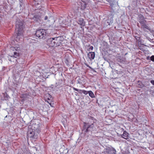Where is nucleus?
I'll return each instance as SVG.
<instances>
[{
    "instance_id": "37",
    "label": "nucleus",
    "mask_w": 154,
    "mask_h": 154,
    "mask_svg": "<svg viewBox=\"0 0 154 154\" xmlns=\"http://www.w3.org/2000/svg\"><path fill=\"white\" fill-rule=\"evenodd\" d=\"M94 48L93 46H90L89 48V49L91 50H92Z\"/></svg>"
},
{
    "instance_id": "47",
    "label": "nucleus",
    "mask_w": 154,
    "mask_h": 154,
    "mask_svg": "<svg viewBox=\"0 0 154 154\" xmlns=\"http://www.w3.org/2000/svg\"><path fill=\"white\" fill-rule=\"evenodd\" d=\"M88 11H89L88 9Z\"/></svg>"
},
{
    "instance_id": "2",
    "label": "nucleus",
    "mask_w": 154,
    "mask_h": 154,
    "mask_svg": "<svg viewBox=\"0 0 154 154\" xmlns=\"http://www.w3.org/2000/svg\"><path fill=\"white\" fill-rule=\"evenodd\" d=\"M23 23L21 20H17L16 23L15 30L17 32L16 40L17 42L22 41L23 40Z\"/></svg>"
},
{
    "instance_id": "38",
    "label": "nucleus",
    "mask_w": 154,
    "mask_h": 154,
    "mask_svg": "<svg viewBox=\"0 0 154 154\" xmlns=\"http://www.w3.org/2000/svg\"><path fill=\"white\" fill-rule=\"evenodd\" d=\"M113 0H106L109 2H111V1H112Z\"/></svg>"
},
{
    "instance_id": "41",
    "label": "nucleus",
    "mask_w": 154,
    "mask_h": 154,
    "mask_svg": "<svg viewBox=\"0 0 154 154\" xmlns=\"http://www.w3.org/2000/svg\"><path fill=\"white\" fill-rule=\"evenodd\" d=\"M75 95L77 96V95H78V93H75Z\"/></svg>"
},
{
    "instance_id": "24",
    "label": "nucleus",
    "mask_w": 154,
    "mask_h": 154,
    "mask_svg": "<svg viewBox=\"0 0 154 154\" xmlns=\"http://www.w3.org/2000/svg\"><path fill=\"white\" fill-rule=\"evenodd\" d=\"M111 148L108 149H106V151H105L106 154H111Z\"/></svg>"
},
{
    "instance_id": "3",
    "label": "nucleus",
    "mask_w": 154,
    "mask_h": 154,
    "mask_svg": "<svg viewBox=\"0 0 154 154\" xmlns=\"http://www.w3.org/2000/svg\"><path fill=\"white\" fill-rule=\"evenodd\" d=\"M63 41L62 37L58 36L48 38L47 40L46 44L49 47H56L60 46Z\"/></svg>"
},
{
    "instance_id": "27",
    "label": "nucleus",
    "mask_w": 154,
    "mask_h": 154,
    "mask_svg": "<svg viewBox=\"0 0 154 154\" xmlns=\"http://www.w3.org/2000/svg\"><path fill=\"white\" fill-rule=\"evenodd\" d=\"M144 45H140V46H139L140 49L143 51L145 50V48L144 47Z\"/></svg>"
},
{
    "instance_id": "39",
    "label": "nucleus",
    "mask_w": 154,
    "mask_h": 154,
    "mask_svg": "<svg viewBox=\"0 0 154 154\" xmlns=\"http://www.w3.org/2000/svg\"><path fill=\"white\" fill-rule=\"evenodd\" d=\"M120 130H121V131H124V129L122 128H121L120 129Z\"/></svg>"
},
{
    "instance_id": "44",
    "label": "nucleus",
    "mask_w": 154,
    "mask_h": 154,
    "mask_svg": "<svg viewBox=\"0 0 154 154\" xmlns=\"http://www.w3.org/2000/svg\"><path fill=\"white\" fill-rule=\"evenodd\" d=\"M67 24V23H66V24H65V25H66V24Z\"/></svg>"
},
{
    "instance_id": "12",
    "label": "nucleus",
    "mask_w": 154,
    "mask_h": 154,
    "mask_svg": "<svg viewBox=\"0 0 154 154\" xmlns=\"http://www.w3.org/2000/svg\"><path fill=\"white\" fill-rule=\"evenodd\" d=\"M113 22V20L112 17H108V19L105 22V24L106 26L110 25Z\"/></svg>"
},
{
    "instance_id": "13",
    "label": "nucleus",
    "mask_w": 154,
    "mask_h": 154,
    "mask_svg": "<svg viewBox=\"0 0 154 154\" xmlns=\"http://www.w3.org/2000/svg\"><path fill=\"white\" fill-rule=\"evenodd\" d=\"M41 17L38 14L35 15L33 18V19L36 22H39L41 21Z\"/></svg>"
},
{
    "instance_id": "10",
    "label": "nucleus",
    "mask_w": 154,
    "mask_h": 154,
    "mask_svg": "<svg viewBox=\"0 0 154 154\" xmlns=\"http://www.w3.org/2000/svg\"><path fill=\"white\" fill-rule=\"evenodd\" d=\"M135 38L136 40V42L137 43L138 46H140V45H144L143 40L140 38V37L135 36Z\"/></svg>"
},
{
    "instance_id": "40",
    "label": "nucleus",
    "mask_w": 154,
    "mask_h": 154,
    "mask_svg": "<svg viewBox=\"0 0 154 154\" xmlns=\"http://www.w3.org/2000/svg\"><path fill=\"white\" fill-rule=\"evenodd\" d=\"M86 66H87V67H88L90 68H91V67L90 66H89L88 65H86Z\"/></svg>"
},
{
    "instance_id": "33",
    "label": "nucleus",
    "mask_w": 154,
    "mask_h": 154,
    "mask_svg": "<svg viewBox=\"0 0 154 154\" xmlns=\"http://www.w3.org/2000/svg\"><path fill=\"white\" fill-rule=\"evenodd\" d=\"M150 60L153 62H154V55H152L150 57Z\"/></svg>"
},
{
    "instance_id": "26",
    "label": "nucleus",
    "mask_w": 154,
    "mask_h": 154,
    "mask_svg": "<svg viewBox=\"0 0 154 154\" xmlns=\"http://www.w3.org/2000/svg\"><path fill=\"white\" fill-rule=\"evenodd\" d=\"M81 93H83L85 95H87L88 93V91H86L85 90H81Z\"/></svg>"
},
{
    "instance_id": "20",
    "label": "nucleus",
    "mask_w": 154,
    "mask_h": 154,
    "mask_svg": "<svg viewBox=\"0 0 154 154\" xmlns=\"http://www.w3.org/2000/svg\"><path fill=\"white\" fill-rule=\"evenodd\" d=\"M3 9H4L5 11H6L8 9V5L6 3H4L3 5H2Z\"/></svg>"
},
{
    "instance_id": "6",
    "label": "nucleus",
    "mask_w": 154,
    "mask_h": 154,
    "mask_svg": "<svg viewBox=\"0 0 154 154\" xmlns=\"http://www.w3.org/2000/svg\"><path fill=\"white\" fill-rule=\"evenodd\" d=\"M78 4L80 7H79L76 10L79 9L80 11H81L82 13L84 14V12L83 11L86 8L87 4L85 2L83 1H82V2H79Z\"/></svg>"
},
{
    "instance_id": "21",
    "label": "nucleus",
    "mask_w": 154,
    "mask_h": 154,
    "mask_svg": "<svg viewBox=\"0 0 154 154\" xmlns=\"http://www.w3.org/2000/svg\"><path fill=\"white\" fill-rule=\"evenodd\" d=\"M4 97L5 100H8L10 98L9 96L5 93L4 94Z\"/></svg>"
},
{
    "instance_id": "36",
    "label": "nucleus",
    "mask_w": 154,
    "mask_h": 154,
    "mask_svg": "<svg viewBox=\"0 0 154 154\" xmlns=\"http://www.w3.org/2000/svg\"><path fill=\"white\" fill-rule=\"evenodd\" d=\"M151 83L153 85H154V80H151L150 81Z\"/></svg>"
},
{
    "instance_id": "5",
    "label": "nucleus",
    "mask_w": 154,
    "mask_h": 154,
    "mask_svg": "<svg viewBox=\"0 0 154 154\" xmlns=\"http://www.w3.org/2000/svg\"><path fill=\"white\" fill-rule=\"evenodd\" d=\"M47 30V29H38L36 31L35 35L39 39H45L48 35Z\"/></svg>"
},
{
    "instance_id": "35",
    "label": "nucleus",
    "mask_w": 154,
    "mask_h": 154,
    "mask_svg": "<svg viewBox=\"0 0 154 154\" xmlns=\"http://www.w3.org/2000/svg\"><path fill=\"white\" fill-rule=\"evenodd\" d=\"M3 17V15L0 14V21L2 20Z\"/></svg>"
},
{
    "instance_id": "22",
    "label": "nucleus",
    "mask_w": 154,
    "mask_h": 154,
    "mask_svg": "<svg viewBox=\"0 0 154 154\" xmlns=\"http://www.w3.org/2000/svg\"><path fill=\"white\" fill-rule=\"evenodd\" d=\"M138 85L139 87V88H142L144 87L143 84L140 81H138Z\"/></svg>"
},
{
    "instance_id": "34",
    "label": "nucleus",
    "mask_w": 154,
    "mask_h": 154,
    "mask_svg": "<svg viewBox=\"0 0 154 154\" xmlns=\"http://www.w3.org/2000/svg\"><path fill=\"white\" fill-rule=\"evenodd\" d=\"M48 101H47V102L51 105V106H52V104L51 103V102H50V99L48 98Z\"/></svg>"
},
{
    "instance_id": "8",
    "label": "nucleus",
    "mask_w": 154,
    "mask_h": 154,
    "mask_svg": "<svg viewBox=\"0 0 154 154\" xmlns=\"http://www.w3.org/2000/svg\"><path fill=\"white\" fill-rule=\"evenodd\" d=\"M31 96L30 93H26L23 94H22L20 96V97L22 99L21 101L23 102L24 101L27 99L29 98Z\"/></svg>"
},
{
    "instance_id": "30",
    "label": "nucleus",
    "mask_w": 154,
    "mask_h": 154,
    "mask_svg": "<svg viewBox=\"0 0 154 154\" xmlns=\"http://www.w3.org/2000/svg\"><path fill=\"white\" fill-rule=\"evenodd\" d=\"M57 85H56V86H54L52 85L50 86V87L53 90H56V88L57 87Z\"/></svg>"
},
{
    "instance_id": "11",
    "label": "nucleus",
    "mask_w": 154,
    "mask_h": 154,
    "mask_svg": "<svg viewBox=\"0 0 154 154\" xmlns=\"http://www.w3.org/2000/svg\"><path fill=\"white\" fill-rule=\"evenodd\" d=\"M37 66L39 68V69L42 71H45V70L48 71L47 69H49L48 66H44L43 64H38L37 65Z\"/></svg>"
},
{
    "instance_id": "16",
    "label": "nucleus",
    "mask_w": 154,
    "mask_h": 154,
    "mask_svg": "<svg viewBox=\"0 0 154 154\" xmlns=\"http://www.w3.org/2000/svg\"><path fill=\"white\" fill-rule=\"evenodd\" d=\"M129 135V134L126 131H124L123 134H121V137H122L127 140L128 138L127 137Z\"/></svg>"
},
{
    "instance_id": "17",
    "label": "nucleus",
    "mask_w": 154,
    "mask_h": 154,
    "mask_svg": "<svg viewBox=\"0 0 154 154\" xmlns=\"http://www.w3.org/2000/svg\"><path fill=\"white\" fill-rule=\"evenodd\" d=\"M141 25L144 31L145 30V29H148L149 30H150L151 29L146 24L145 22L144 23L141 24Z\"/></svg>"
},
{
    "instance_id": "25",
    "label": "nucleus",
    "mask_w": 154,
    "mask_h": 154,
    "mask_svg": "<svg viewBox=\"0 0 154 154\" xmlns=\"http://www.w3.org/2000/svg\"><path fill=\"white\" fill-rule=\"evenodd\" d=\"M116 149L113 148H111V154H116Z\"/></svg>"
},
{
    "instance_id": "32",
    "label": "nucleus",
    "mask_w": 154,
    "mask_h": 154,
    "mask_svg": "<svg viewBox=\"0 0 154 154\" xmlns=\"http://www.w3.org/2000/svg\"><path fill=\"white\" fill-rule=\"evenodd\" d=\"M20 1V7H22L23 4V0H19Z\"/></svg>"
},
{
    "instance_id": "31",
    "label": "nucleus",
    "mask_w": 154,
    "mask_h": 154,
    "mask_svg": "<svg viewBox=\"0 0 154 154\" xmlns=\"http://www.w3.org/2000/svg\"><path fill=\"white\" fill-rule=\"evenodd\" d=\"M51 17L50 16V17H49V18H48V17L47 16H45L44 18V20H47L48 19V21H50L49 19L51 18Z\"/></svg>"
},
{
    "instance_id": "1",
    "label": "nucleus",
    "mask_w": 154,
    "mask_h": 154,
    "mask_svg": "<svg viewBox=\"0 0 154 154\" xmlns=\"http://www.w3.org/2000/svg\"><path fill=\"white\" fill-rule=\"evenodd\" d=\"M98 128L97 121L93 117L91 118L88 122L84 123L83 128L85 132L95 133Z\"/></svg>"
},
{
    "instance_id": "29",
    "label": "nucleus",
    "mask_w": 154,
    "mask_h": 154,
    "mask_svg": "<svg viewBox=\"0 0 154 154\" xmlns=\"http://www.w3.org/2000/svg\"><path fill=\"white\" fill-rule=\"evenodd\" d=\"M37 76L38 77H39L40 78H41L42 76L43 77H44L43 75H42L41 73L39 72H37Z\"/></svg>"
},
{
    "instance_id": "15",
    "label": "nucleus",
    "mask_w": 154,
    "mask_h": 154,
    "mask_svg": "<svg viewBox=\"0 0 154 154\" xmlns=\"http://www.w3.org/2000/svg\"><path fill=\"white\" fill-rule=\"evenodd\" d=\"M139 22L140 23V24H142L146 22L144 20V18L143 15H141L139 17Z\"/></svg>"
},
{
    "instance_id": "7",
    "label": "nucleus",
    "mask_w": 154,
    "mask_h": 154,
    "mask_svg": "<svg viewBox=\"0 0 154 154\" xmlns=\"http://www.w3.org/2000/svg\"><path fill=\"white\" fill-rule=\"evenodd\" d=\"M14 50H15L16 51L14 52V54L11 57L17 58L20 56L19 52L20 51V48L19 47L16 46L14 48Z\"/></svg>"
},
{
    "instance_id": "19",
    "label": "nucleus",
    "mask_w": 154,
    "mask_h": 154,
    "mask_svg": "<svg viewBox=\"0 0 154 154\" xmlns=\"http://www.w3.org/2000/svg\"><path fill=\"white\" fill-rule=\"evenodd\" d=\"M58 84H57V83H56V85H57V86H58V85H59V86L60 87H62L63 86V85L62 83L63 81H62V79H59L58 80Z\"/></svg>"
},
{
    "instance_id": "28",
    "label": "nucleus",
    "mask_w": 154,
    "mask_h": 154,
    "mask_svg": "<svg viewBox=\"0 0 154 154\" xmlns=\"http://www.w3.org/2000/svg\"><path fill=\"white\" fill-rule=\"evenodd\" d=\"M73 89L74 90L79 92V93H80L81 94V90L78 89H77V88H75L74 87L73 88Z\"/></svg>"
},
{
    "instance_id": "43",
    "label": "nucleus",
    "mask_w": 154,
    "mask_h": 154,
    "mask_svg": "<svg viewBox=\"0 0 154 154\" xmlns=\"http://www.w3.org/2000/svg\"><path fill=\"white\" fill-rule=\"evenodd\" d=\"M78 83L80 84V83L79 81H78Z\"/></svg>"
},
{
    "instance_id": "46",
    "label": "nucleus",
    "mask_w": 154,
    "mask_h": 154,
    "mask_svg": "<svg viewBox=\"0 0 154 154\" xmlns=\"http://www.w3.org/2000/svg\"><path fill=\"white\" fill-rule=\"evenodd\" d=\"M88 11H89L88 9Z\"/></svg>"
},
{
    "instance_id": "9",
    "label": "nucleus",
    "mask_w": 154,
    "mask_h": 154,
    "mask_svg": "<svg viewBox=\"0 0 154 154\" xmlns=\"http://www.w3.org/2000/svg\"><path fill=\"white\" fill-rule=\"evenodd\" d=\"M27 135L28 137L32 138L35 139L37 138V135H35L33 129H29L28 131Z\"/></svg>"
},
{
    "instance_id": "45",
    "label": "nucleus",
    "mask_w": 154,
    "mask_h": 154,
    "mask_svg": "<svg viewBox=\"0 0 154 154\" xmlns=\"http://www.w3.org/2000/svg\"><path fill=\"white\" fill-rule=\"evenodd\" d=\"M88 11H89L88 9Z\"/></svg>"
},
{
    "instance_id": "42",
    "label": "nucleus",
    "mask_w": 154,
    "mask_h": 154,
    "mask_svg": "<svg viewBox=\"0 0 154 154\" xmlns=\"http://www.w3.org/2000/svg\"><path fill=\"white\" fill-rule=\"evenodd\" d=\"M8 59L9 61H11V62H12V61L11 60V59Z\"/></svg>"
},
{
    "instance_id": "18",
    "label": "nucleus",
    "mask_w": 154,
    "mask_h": 154,
    "mask_svg": "<svg viewBox=\"0 0 154 154\" xmlns=\"http://www.w3.org/2000/svg\"><path fill=\"white\" fill-rule=\"evenodd\" d=\"M89 96L91 98H94L95 97L94 95L93 92L91 91H88V93Z\"/></svg>"
},
{
    "instance_id": "4",
    "label": "nucleus",
    "mask_w": 154,
    "mask_h": 154,
    "mask_svg": "<svg viewBox=\"0 0 154 154\" xmlns=\"http://www.w3.org/2000/svg\"><path fill=\"white\" fill-rule=\"evenodd\" d=\"M74 18L76 19L77 20L78 23L80 26H84L85 22L84 19L80 17H83L84 14L83 13L79 11V9L76 10L74 11L72 14Z\"/></svg>"
},
{
    "instance_id": "14",
    "label": "nucleus",
    "mask_w": 154,
    "mask_h": 154,
    "mask_svg": "<svg viewBox=\"0 0 154 154\" xmlns=\"http://www.w3.org/2000/svg\"><path fill=\"white\" fill-rule=\"evenodd\" d=\"M87 55L89 58L91 60L94 59L95 57V54L94 52H90Z\"/></svg>"
},
{
    "instance_id": "23",
    "label": "nucleus",
    "mask_w": 154,
    "mask_h": 154,
    "mask_svg": "<svg viewBox=\"0 0 154 154\" xmlns=\"http://www.w3.org/2000/svg\"><path fill=\"white\" fill-rule=\"evenodd\" d=\"M110 3V6L112 7H115V6L116 5V2L113 1V0L111 1V2H109Z\"/></svg>"
}]
</instances>
